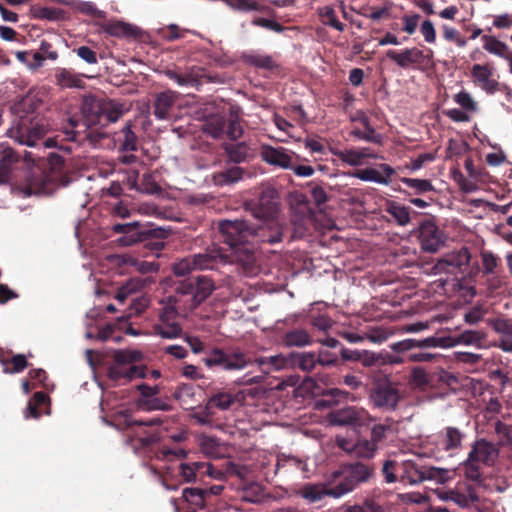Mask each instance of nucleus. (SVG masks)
Returning a JSON list of instances; mask_svg holds the SVG:
<instances>
[{
    "label": "nucleus",
    "instance_id": "nucleus-1",
    "mask_svg": "<svg viewBox=\"0 0 512 512\" xmlns=\"http://www.w3.org/2000/svg\"><path fill=\"white\" fill-rule=\"evenodd\" d=\"M260 224L249 225L246 220H222L218 224L221 241L232 249V255L246 272H252L256 262V244H274L282 240L283 229L276 219H258Z\"/></svg>",
    "mask_w": 512,
    "mask_h": 512
},
{
    "label": "nucleus",
    "instance_id": "nucleus-2",
    "mask_svg": "<svg viewBox=\"0 0 512 512\" xmlns=\"http://www.w3.org/2000/svg\"><path fill=\"white\" fill-rule=\"evenodd\" d=\"M46 94L41 91H30L15 106L17 118L8 134L16 142L29 147H35L42 142L46 147L53 145V139L43 141L49 130L48 120L43 116L44 98Z\"/></svg>",
    "mask_w": 512,
    "mask_h": 512
},
{
    "label": "nucleus",
    "instance_id": "nucleus-3",
    "mask_svg": "<svg viewBox=\"0 0 512 512\" xmlns=\"http://www.w3.org/2000/svg\"><path fill=\"white\" fill-rule=\"evenodd\" d=\"M81 115L70 117L64 131L68 140L79 144L86 141L90 128L118 121L123 115V108L113 100L89 95L83 99Z\"/></svg>",
    "mask_w": 512,
    "mask_h": 512
},
{
    "label": "nucleus",
    "instance_id": "nucleus-4",
    "mask_svg": "<svg viewBox=\"0 0 512 512\" xmlns=\"http://www.w3.org/2000/svg\"><path fill=\"white\" fill-rule=\"evenodd\" d=\"M374 474V466L360 461L341 466L334 471L328 480L329 496L339 498L362 483H366Z\"/></svg>",
    "mask_w": 512,
    "mask_h": 512
},
{
    "label": "nucleus",
    "instance_id": "nucleus-5",
    "mask_svg": "<svg viewBox=\"0 0 512 512\" xmlns=\"http://www.w3.org/2000/svg\"><path fill=\"white\" fill-rule=\"evenodd\" d=\"M112 231L122 234L118 239V243L122 246H132L142 242L156 251L164 248L163 241L169 236V231L164 228L145 227L136 221L124 224L116 223L112 226Z\"/></svg>",
    "mask_w": 512,
    "mask_h": 512
},
{
    "label": "nucleus",
    "instance_id": "nucleus-6",
    "mask_svg": "<svg viewBox=\"0 0 512 512\" xmlns=\"http://www.w3.org/2000/svg\"><path fill=\"white\" fill-rule=\"evenodd\" d=\"M215 290L212 279L206 276H198L196 279H186L180 281L175 292L181 298L189 297L183 301L185 309H195L202 304Z\"/></svg>",
    "mask_w": 512,
    "mask_h": 512
},
{
    "label": "nucleus",
    "instance_id": "nucleus-7",
    "mask_svg": "<svg viewBox=\"0 0 512 512\" xmlns=\"http://www.w3.org/2000/svg\"><path fill=\"white\" fill-rule=\"evenodd\" d=\"M450 471L433 466H422L414 460H401L400 483L416 485L426 480L445 483L450 478Z\"/></svg>",
    "mask_w": 512,
    "mask_h": 512
},
{
    "label": "nucleus",
    "instance_id": "nucleus-8",
    "mask_svg": "<svg viewBox=\"0 0 512 512\" xmlns=\"http://www.w3.org/2000/svg\"><path fill=\"white\" fill-rule=\"evenodd\" d=\"M203 361L209 368L219 367L227 371L242 370L251 363L247 355L239 349L224 351L220 348L212 349Z\"/></svg>",
    "mask_w": 512,
    "mask_h": 512
},
{
    "label": "nucleus",
    "instance_id": "nucleus-9",
    "mask_svg": "<svg viewBox=\"0 0 512 512\" xmlns=\"http://www.w3.org/2000/svg\"><path fill=\"white\" fill-rule=\"evenodd\" d=\"M192 257L196 270H213L217 269L219 265L239 263L232 255V249L228 245L225 247L213 245L208 247L205 252L194 254Z\"/></svg>",
    "mask_w": 512,
    "mask_h": 512
},
{
    "label": "nucleus",
    "instance_id": "nucleus-10",
    "mask_svg": "<svg viewBox=\"0 0 512 512\" xmlns=\"http://www.w3.org/2000/svg\"><path fill=\"white\" fill-rule=\"evenodd\" d=\"M247 209L256 219H276L278 213V192L275 188L266 187L258 198L247 203Z\"/></svg>",
    "mask_w": 512,
    "mask_h": 512
},
{
    "label": "nucleus",
    "instance_id": "nucleus-11",
    "mask_svg": "<svg viewBox=\"0 0 512 512\" xmlns=\"http://www.w3.org/2000/svg\"><path fill=\"white\" fill-rule=\"evenodd\" d=\"M473 82L488 94L503 92L509 99L512 97V91L506 85L500 84L492 78L493 69L489 64H474L471 69Z\"/></svg>",
    "mask_w": 512,
    "mask_h": 512
},
{
    "label": "nucleus",
    "instance_id": "nucleus-12",
    "mask_svg": "<svg viewBox=\"0 0 512 512\" xmlns=\"http://www.w3.org/2000/svg\"><path fill=\"white\" fill-rule=\"evenodd\" d=\"M420 247L424 252L436 253L445 243V235L432 219L423 220L418 228Z\"/></svg>",
    "mask_w": 512,
    "mask_h": 512
},
{
    "label": "nucleus",
    "instance_id": "nucleus-13",
    "mask_svg": "<svg viewBox=\"0 0 512 512\" xmlns=\"http://www.w3.org/2000/svg\"><path fill=\"white\" fill-rule=\"evenodd\" d=\"M466 435L457 427H445L438 435L437 448L449 456L456 455L462 449V443Z\"/></svg>",
    "mask_w": 512,
    "mask_h": 512
},
{
    "label": "nucleus",
    "instance_id": "nucleus-14",
    "mask_svg": "<svg viewBox=\"0 0 512 512\" xmlns=\"http://www.w3.org/2000/svg\"><path fill=\"white\" fill-rule=\"evenodd\" d=\"M328 417L330 423L337 426L362 425L367 418V413L364 409L346 406L331 411Z\"/></svg>",
    "mask_w": 512,
    "mask_h": 512
},
{
    "label": "nucleus",
    "instance_id": "nucleus-15",
    "mask_svg": "<svg viewBox=\"0 0 512 512\" xmlns=\"http://www.w3.org/2000/svg\"><path fill=\"white\" fill-rule=\"evenodd\" d=\"M470 460H475L485 466H493L499 456V449L491 442L485 439L476 440L470 452Z\"/></svg>",
    "mask_w": 512,
    "mask_h": 512
},
{
    "label": "nucleus",
    "instance_id": "nucleus-16",
    "mask_svg": "<svg viewBox=\"0 0 512 512\" xmlns=\"http://www.w3.org/2000/svg\"><path fill=\"white\" fill-rule=\"evenodd\" d=\"M352 122H359L366 132H362L361 128L354 127L350 135L359 140H364L369 143L381 145L383 143V136L377 133L374 127L370 124L368 116L363 111H357L352 117Z\"/></svg>",
    "mask_w": 512,
    "mask_h": 512
},
{
    "label": "nucleus",
    "instance_id": "nucleus-17",
    "mask_svg": "<svg viewBox=\"0 0 512 512\" xmlns=\"http://www.w3.org/2000/svg\"><path fill=\"white\" fill-rule=\"evenodd\" d=\"M447 339L446 338H438L435 336L427 337L422 340L417 339H404L402 341L394 342L390 344V348L392 351L396 353H403L411 351L414 348H431V347H446Z\"/></svg>",
    "mask_w": 512,
    "mask_h": 512
},
{
    "label": "nucleus",
    "instance_id": "nucleus-18",
    "mask_svg": "<svg viewBox=\"0 0 512 512\" xmlns=\"http://www.w3.org/2000/svg\"><path fill=\"white\" fill-rule=\"evenodd\" d=\"M370 398L375 407L393 410L399 401V394L396 389L389 385H379L373 390Z\"/></svg>",
    "mask_w": 512,
    "mask_h": 512
},
{
    "label": "nucleus",
    "instance_id": "nucleus-19",
    "mask_svg": "<svg viewBox=\"0 0 512 512\" xmlns=\"http://www.w3.org/2000/svg\"><path fill=\"white\" fill-rule=\"evenodd\" d=\"M261 158L270 165L279 166L284 169L292 168V157L283 147L264 145L261 148Z\"/></svg>",
    "mask_w": 512,
    "mask_h": 512
},
{
    "label": "nucleus",
    "instance_id": "nucleus-20",
    "mask_svg": "<svg viewBox=\"0 0 512 512\" xmlns=\"http://www.w3.org/2000/svg\"><path fill=\"white\" fill-rule=\"evenodd\" d=\"M379 169L365 168L356 172L355 176L363 181L375 182L378 184L388 185L391 177L395 174L394 168L388 164H380Z\"/></svg>",
    "mask_w": 512,
    "mask_h": 512
},
{
    "label": "nucleus",
    "instance_id": "nucleus-21",
    "mask_svg": "<svg viewBox=\"0 0 512 512\" xmlns=\"http://www.w3.org/2000/svg\"><path fill=\"white\" fill-rule=\"evenodd\" d=\"M137 389L141 396L146 398L144 401H139L140 407H145L147 410H169L170 406L156 397L160 393V388L158 385L149 386L145 383H142L137 386Z\"/></svg>",
    "mask_w": 512,
    "mask_h": 512
},
{
    "label": "nucleus",
    "instance_id": "nucleus-22",
    "mask_svg": "<svg viewBox=\"0 0 512 512\" xmlns=\"http://www.w3.org/2000/svg\"><path fill=\"white\" fill-rule=\"evenodd\" d=\"M107 377L113 382H129L135 378L145 377L142 367L136 365L123 366L114 363L107 369Z\"/></svg>",
    "mask_w": 512,
    "mask_h": 512
},
{
    "label": "nucleus",
    "instance_id": "nucleus-23",
    "mask_svg": "<svg viewBox=\"0 0 512 512\" xmlns=\"http://www.w3.org/2000/svg\"><path fill=\"white\" fill-rule=\"evenodd\" d=\"M102 30L110 36L125 39H136L141 33L140 28L123 21L106 22Z\"/></svg>",
    "mask_w": 512,
    "mask_h": 512
},
{
    "label": "nucleus",
    "instance_id": "nucleus-24",
    "mask_svg": "<svg viewBox=\"0 0 512 512\" xmlns=\"http://www.w3.org/2000/svg\"><path fill=\"white\" fill-rule=\"evenodd\" d=\"M19 161V155L4 142L0 143V182L7 183L10 180L14 164Z\"/></svg>",
    "mask_w": 512,
    "mask_h": 512
},
{
    "label": "nucleus",
    "instance_id": "nucleus-25",
    "mask_svg": "<svg viewBox=\"0 0 512 512\" xmlns=\"http://www.w3.org/2000/svg\"><path fill=\"white\" fill-rule=\"evenodd\" d=\"M165 75L179 86L198 87L201 85L202 71L198 67H192L183 74L173 69H167Z\"/></svg>",
    "mask_w": 512,
    "mask_h": 512
},
{
    "label": "nucleus",
    "instance_id": "nucleus-26",
    "mask_svg": "<svg viewBox=\"0 0 512 512\" xmlns=\"http://www.w3.org/2000/svg\"><path fill=\"white\" fill-rule=\"evenodd\" d=\"M312 336L304 328L287 330L281 337V343L288 348H302L312 344Z\"/></svg>",
    "mask_w": 512,
    "mask_h": 512
},
{
    "label": "nucleus",
    "instance_id": "nucleus-27",
    "mask_svg": "<svg viewBox=\"0 0 512 512\" xmlns=\"http://www.w3.org/2000/svg\"><path fill=\"white\" fill-rule=\"evenodd\" d=\"M177 100V93L173 91H164L156 95L154 101V115L157 119L164 120L169 118L170 110Z\"/></svg>",
    "mask_w": 512,
    "mask_h": 512
},
{
    "label": "nucleus",
    "instance_id": "nucleus-28",
    "mask_svg": "<svg viewBox=\"0 0 512 512\" xmlns=\"http://www.w3.org/2000/svg\"><path fill=\"white\" fill-rule=\"evenodd\" d=\"M182 301V298L180 295H177L175 292L174 295H170L166 298V300H163L161 303L163 304V307L160 309L159 312V322L158 323H173L178 322V308L179 304Z\"/></svg>",
    "mask_w": 512,
    "mask_h": 512
},
{
    "label": "nucleus",
    "instance_id": "nucleus-29",
    "mask_svg": "<svg viewBox=\"0 0 512 512\" xmlns=\"http://www.w3.org/2000/svg\"><path fill=\"white\" fill-rule=\"evenodd\" d=\"M470 262V253L467 249H463L456 254H451L440 260L437 267L441 270H445L447 273H453L454 269H462L463 266H467Z\"/></svg>",
    "mask_w": 512,
    "mask_h": 512
},
{
    "label": "nucleus",
    "instance_id": "nucleus-30",
    "mask_svg": "<svg viewBox=\"0 0 512 512\" xmlns=\"http://www.w3.org/2000/svg\"><path fill=\"white\" fill-rule=\"evenodd\" d=\"M260 369L268 374L272 370H281L285 368H291L292 362V353L284 356L282 354L270 356V357H262L256 359Z\"/></svg>",
    "mask_w": 512,
    "mask_h": 512
},
{
    "label": "nucleus",
    "instance_id": "nucleus-31",
    "mask_svg": "<svg viewBox=\"0 0 512 512\" xmlns=\"http://www.w3.org/2000/svg\"><path fill=\"white\" fill-rule=\"evenodd\" d=\"M297 471L306 472L307 464L301 459L294 456L281 455L278 456L275 474L283 473L284 475L293 474Z\"/></svg>",
    "mask_w": 512,
    "mask_h": 512
},
{
    "label": "nucleus",
    "instance_id": "nucleus-32",
    "mask_svg": "<svg viewBox=\"0 0 512 512\" xmlns=\"http://www.w3.org/2000/svg\"><path fill=\"white\" fill-rule=\"evenodd\" d=\"M369 148L345 149L337 151L334 154L344 163L351 166H359L365 158H376V155L369 152Z\"/></svg>",
    "mask_w": 512,
    "mask_h": 512
},
{
    "label": "nucleus",
    "instance_id": "nucleus-33",
    "mask_svg": "<svg viewBox=\"0 0 512 512\" xmlns=\"http://www.w3.org/2000/svg\"><path fill=\"white\" fill-rule=\"evenodd\" d=\"M179 475L184 482H193L196 480L197 473L212 475L210 465L203 462L181 463L178 467Z\"/></svg>",
    "mask_w": 512,
    "mask_h": 512
},
{
    "label": "nucleus",
    "instance_id": "nucleus-34",
    "mask_svg": "<svg viewBox=\"0 0 512 512\" xmlns=\"http://www.w3.org/2000/svg\"><path fill=\"white\" fill-rule=\"evenodd\" d=\"M173 397L185 410L193 409L197 404L195 387L192 384L183 383L178 385L173 393Z\"/></svg>",
    "mask_w": 512,
    "mask_h": 512
},
{
    "label": "nucleus",
    "instance_id": "nucleus-35",
    "mask_svg": "<svg viewBox=\"0 0 512 512\" xmlns=\"http://www.w3.org/2000/svg\"><path fill=\"white\" fill-rule=\"evenodd\" d=\"M226 116L222 114L212 115L203 124V131L214 139L225 136Z\"/></svg>",
    "mask_w": 512,
    "mask_h": 512
},
{
    "label": "nucleus",
    "instance_id": "nucleus-36",
    "mask_svg": "<svg viewBox=\"0 0 512 512\" xmlns=\"http://www.w3.org/2000/svg\"><path fill=\"white\" fill-rule=\"evenodd\" d=\"M317 365L315 352H292L291 368H298L305 373H310Z\"/></svg>",
    "mask_w": 512,
    "mask_h": 512
},
{
    "label": "nucleus",
    "instance_id": "nucleus-37",
    "mask_svg": "<svg viewBox=\"0 0 512 512\" xmlns=\"http://www.w3.org/2000/svg\"><path fill=\"white\" fill-rule=\"evenodd\" d=\"M297 495L310 503L320 501L324 496H329L328 484H305L298 489Z\"/></svg>",
    "mask_w": 512,
    "mask_h": 512
},
{
    "label": "nucleus",
    "instance_id": "nucleus-38",
    "mask_svg": "<svg viewBox=\"0 0 512 512\" xmlns=\"http://www.w3.org/2000/svg\"><path fill=\"white\" fill-rule=\"evenodd\" d=\"M244 169L239 166H232L226 170L220 171L213 175V180L216 185L224 186L238 182L242 179Z\"/></svg>",
    "mask_w": 512,
    "mask_h": 512
},
{
    "label": "nucleus",
    "instance_id": "nucleus-39",
    "mask_svg": "<svg viewBox=\"0 0 512 512\" xmlns=\"http://www.w3.org/2000/svg\"><path fill=\"white\" fill-rule=\"evenodd\" d=\"M410 57L412 59V65L414 70H425L432 66L433 63V51L427 49V53L417 47L409 48Z\"/></svg>",
    "mask_w": 512,
    "mask_h": 512
},
{
    "label": "nucleus",
    "instance_id": "nucleus-40",
    "mask_svg": "<svg viewBox=\"0 0 512 512\" xmlns=\"http://www.w3.org/2000/svg\"><path fill=\"white\" fill-rule=\"evenodd\" d=\"M235 403V396L229 392L219 391L214 393L206 404L205 409L217 408L219 410H228Z\"/></svg>",
    "mask_w": 512,
    "mask_h": 512
},
{
    "label": "nucleus",
    "instance_id": "nucleus-41",
    "mask_svg": "<svg viewBox=\"0 0 512 512\" xmlns=\"http://www.w3.org/2000/svg\"><path fill=\"white\" fill-rule=\"evenodd\" d=\"M225 135L230 140H237L243 135V128L240 124V116L237 109L231 108L226 117Z\"/></svg>",
    "mask_w": 512,
    "mask_h": 512
},
{
    "label": "nucleus",
    "instance_id": "nucleus-42",
    "mask_svg": "<svg viewBox=\"0 0 512 512\" xmlns=\"http://www.w3.org/2000/svg\"><path fill=\"white\" fill-rule=\"evenodd\" d=\"M386 211L389 215H391V217H393L398 225L406 226L410 223V207L404 206L397 202H390L387 205Z\"/></svg>",
    "mask_w": 512,
    "mask_h": 512
},
{
    "label": "nucleus",
    "instance_id": "nucleus-43",
    "mask_svg": "<svg viewBox=\"0 0 512 512\" xmlns=\"http://www.w3.org/2000/svg\"><path fill=\"white\" fill-rule=\"evenodd\" d=\"M223 148L229 159L234 163H242L246 161L250 153V147L245 142L224 144Z\"/></svg>",
    "mask_w": 512,
    "mask_h": 512
},
{
    "label": "nucleus",
    "instance_id": "nucleus-44",
    "mask_svg": "<svg viewBox=\"0 0 512 512\" xmlns=\"http://www.w3.org/2000/svg\"><path fill=\"white\" fill-rule=\"evenodd\" d=\"M55 81L62 88H80L83 86L82 80L74 72L65 68L56 72Z\"/></svg>",
    "mask_w": 512,
    "mask_h": 512
},
{
    "label": "nucleus",
    "instance_id": "nucleus-45",
    "mask_svg": "<svg viewBox=\"0 0 512 512\" xmlns=\"http://www.w3.org/2000/svg\"><path fill=\"white\" fill-rule=\"evenodd\" d=\"M483 48L491 54L507 59L509 56L508 46L494 36L483 35Z\"/></svg>",
    "mask_w": 512,
    "mask_h": 512
},
{
    "label": "nucleus",
    "instance_id": "nucleus-46",
    "mask_svg": "<svg viewBox=\"0 0 512 512\" xmlns=\"http://www.w3.org/2000/svg\"><path fill=\"white\" fill-rule=\"evenodd\" d=\"M401 461L386 459L381 468V473L386 483L400 482Z\"/></svg>",
    "mask_w": 512,
    "mask_h": 512
},
{
    "label": "nucleus",
    "instance_id": "nucleus-47",
    "mask_svg": "<svg viewBox=\"0 0 512 512\" xmlns=\"http://www.w3.org/2000/svg\"><path fill=\"white\" fill-rule=\"evenodd\" d=\"M154 333L165 339H175L181 336L182 326L179 322L156 323L153 326Z\"/></svg>",
    "mask_w": 512,
    "mask_h": 512
},
{
    "label": "nucleus",
    "instance_id": "nucleus-48",
    "mask_svg": "<svg viewBox=\"0 0 512 512\" xmlns=\"http://www.w3.org/2000/svg\"><path fill=\"white\" fill-rule=\"evenodd\" d=\"M385 55L402 69H413L409 48H404L400 51L389 49L386 51Z\"/></svg>",
    "mask_w": 512,
    "mask_h": 512
},
{
    "label": "nucleus",
    "instance_id": "nucleus-49",
    "mask_svg": "<svg viewBox=\"0 0 512 512\" xmlns=\"http://www.w3.org/2000/svg\"><path fill=\"white\" fill-rule=\"evenodd\" d=\"M118 140L120 142V150L122 151H136L137 150V136L131 130V124L127 123L120 131Z\"/></svg>",
    "mask_w": 512,
    "mask_h": 512
},
{
    "label": "nucleus",
    "instance_id": "nucleus-50",
    "mask_svg": "<svg viewBox=\"0 0 512 512\" xmlns=\"http://www.w3.org/2000/svg\"><path fill=\"white\" fill-rule=\"evenodd\" d=\"M318 11L321 21L324 25L331 26L340 32L344 31L345 24L338 20L336 12L333 7L324 6L322 8H319Z\"/></svg>",
    "mask_w": 512,
    "mask_h": 512
},
{
    "label": "nucleus",
    "instance_id": "nucleus-51",
    "mask_svg": "<svg viewBox=\"0 0 512 512\" xmlns=\"http://www.w3.org/2000/svg\"><path fill=\"white\" fill-rule=\"evenodd\" d=\"M48 400L47 394L44 392L34 393L32 399L28 402L25 417L39 418L41 416L40 407Z\"/></svg>",
    "mask_w": 512,
    "mask_h": 512
},
{
    "label": "nucleus",
    "instance_id": "nucleus-52",
    "mask_svg": "<svg viewBox=\"0 0 512 512\" xmlns=\"http://www.w3.org/2000/svg\"><path fill=\"white\" fill-rule=\"evenodd\" d=\"M208 491L201 488H185L182 492V497L188 503L202 508L205 503V497Z\"/></svg>",
    "mask_w": 512,
    "mask_h": 512
},
{
    "label": "nucleus",
    "instance_id": "nucleus-53",
    "mask_svg": "<svg viewBox=\"0 0 512 512\" xmlns=\"http://www.w3.org/2000/svg\"><path fill=\"white\" fill-rule=\"evenodd\" d=\"M464 475L468 480H471L476 483H480L483 480L482 471L480 468V463L475 460H470V456L462 462Z\"/></svg>",
    "mask_w": 512,
    "mask_h": 512
},
{
    "label": "nucleus",
    "instance_id": "nucleus-54",
    "mask_svg": "<svg viewBox=\"0 0 512 512\" xmlns=\"http://www.w3.org/2000/svg\"><path fill=\"white\" fill-rule=\"evenodd\" d=\"M400 181L407 187L414 190L417 195L434 191V187L430 180L403 177Z\"/></svg>",
    "mask_w": 512,
    "mask_h": 512
},
{
    "label": "nucleus",
    "instance_id": "nucleus-55",
    "mask_svg": "<svg viewBox=\"0 0 512 512\" xmlns=\"http://www.w3.org/2000/svg\"><path fill=\"white\" fill-rule=\"evenodd\" d=\"M377 450L376 444L369 439H359L354 445V453L359 458L371 459Z\"/></svg>",
    "mask_w": 512,
    "mask_h": 512
},
{
    "label": "nucleus",
    "instance_id": "nucleus-56",
    "mask_svg": "<svg viewBox=\"0 0 512 512\" xmlns=\"http://www.w3.org/2000/svg\"><path fill=\"white\" fill-rule=\"evenodd\" d=\"M142 359V353L139 351H129V350H118L114 353L113 360L114 363L118 365L127 366L128 364H132L138 362Z\"/></svg>",
    "mask_w": 512,
    "mask_h": 512
},
{
    "label": "nucleus",
    "instance_id": "nucleus-57",
    "mask_svg": "<svg viewBox=\"0 0 512 512\" xmlns=\"http://www.w3.org/2000/svg\"><path fill=\"white\" fill-rule=\"evenodd\" d=\"M228 6L242 12L261 11L262 6L256 0H226Z\"/></svg>",
    "mask_w": 512,
    "mask_h": 512
},
{
    "label": "nucleus",
    "instance_id": "nucleus-58",
    "mask_svg": "<svg viewBox=\"0 0 512 512\" xmlns=\"http://www.w3.org/2000/svg\"><path fill=\"white\" fill-rule=\"evenodd\" d=\"M248 63L257 68L272 70L277 67L273 58L269 55H251L248 57Z\"/></svg>",
    "mask_w": 512,
    "mask_h": 512
},
{
    "label": "nucleus",
    "instance_id": "nucleus-59",
    "mask_svg": "<svg viewBox=\"0 0 512 512\" xmlns=\"http://www.w3.org/2000/svg\"><path fill=\"white\" fill-rule=\"evenodd\" d=\"M317 362L319 365L323 367H333L337 366L339 363V358L337 354L330 352L326 349H319L316 353Z\"/></svg>",
    "mask_w": 512,
    "mask_h": 512
},
{
    "label": "nucleus",
    "instance_id": "nucleus-60",
    "mask_svg": "<svg viewBox=\"0 0 512 512\" xmlns=\"http://www.w3.org/2000/svg\"><path fill=\"white\" fill-rule=\"evenodd\" d=\"M193 270H196V268L192 255L181 259L173 265V272L177 276H185Z\"/></svg>",
    "mask_w": 512,
    "mask_h": 512
},
{
    "label": "nucleus",
    "instance_id": "nucleus-61",
    "mask_svg": "<svg viewBox=\"0 0 512 512\" xmlns=\"http://www.w3.org/2000/svg\"><path fill=\"white\" fill-rule=\"evenodd\" d=\"M454 101L461 106V108L468 112H474L477 110V104L472 99L471 95L466 91H460L455 94Z\"/></svg>",
    "mask_w": 512,
    "mask_h": 512
},
{
    "label": "nucleus",
    "instance_id": "nucleus-62",
    "mask_svg": "<svg viewBox=\"0 0 512 512\" xmlns=\"http://www.w3.org/2000/svg\"><path fill=\"white\" fill-rule=\"evenodd\" d=\"M391 430L392 427L389 424H376L371 429L369 440L378 447L379 443L386 438L387 432Z\"/></svg>",
    "mask_w": 512,
    "mask_h": 512
},
{
    "label": "nucleus",
    "instance_id": "nucleus-63",
    "mask_svg": "<svg viewBox=\"0 0 512 512\" xmlns=\"http://www.w3.org/2000/svg\"><path fill=\"white\" fill-rule=\"evenodd\" d=\"M482 267L484 274H492L498 265V258L490 251L481 252Z\"/></svg>",
    "mask_w": 512,
    "mask_h": 512
},
{
    "label": "nucleus",
    "instance_id": "nucleus-64",
    "mask_svg": "<svg viewBox=\"0 0 512 512\" xmlns=\"http://www.w3.org/2000/svg\"><path fill=\"white\" fill-rule=\"evenodd\" d=\"M347 512H383L382 507L373 500H367L363 505L349 507Z\"/></svg>",
    "mask_w": 512,
    "mask_h": 512
}]
</instances>
